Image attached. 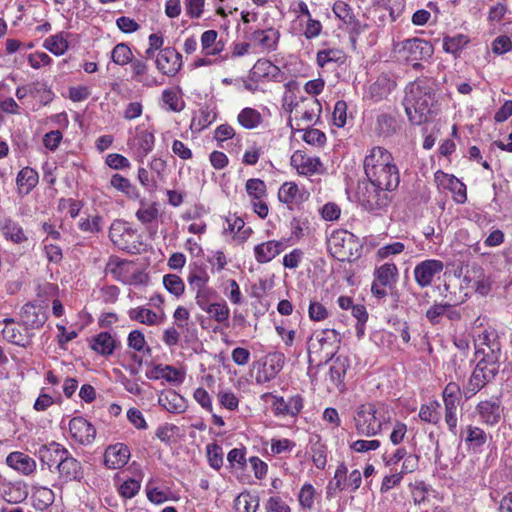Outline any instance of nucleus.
I'll list each match as a JSON object with an SVG mask.
<instances>
[{"label":"nucleus","instance_id":"nucleus-1","mask_svg":"<svg viewBox=\"0 0 512 512\" xmlns=\"http://www.w3.org/2000/svg\"><path fill=\"white\" fill-rule=\"evenodd\" d=\"M434 102V93L430 88L419 84H410L403 100L405 112L410 122L414 125L427 122L432 113Z\"/></svg>","mask_w":512,"mask_h":512},{"label":"nucleus","instance_id":"nucleus-2","mask_svg":"<svg viewBox=\"0 0 512 512\" xmlns=\"http://www.w3.org/2000/svg\"><path fill=\"white\" fill-rule=\"evenodd\" d=\"M340 335L334 329L315 331L308 341L309 361H313L312 355L319 357L320 364L333 360L339 349Z\"/></svg>","mask_w":512,"mask_h":512},{"label":"nucleus","instance_id":"nucleus-3","mask_svg":"<svg viewBox=\"0 0 512 512\" xmlns=\"http://www.w3.org/2000/svg\"><path fill=\"white\" fill-rule=\"evenodd\" d=\"M356 197L358 203L368 212H377L387 207L391 201L389 191L376 187L369 180L359 182Z\"/></svg>","mask_w":512,"mask_h":512},{"label":"nucleus","instance_id":"nucleus-4","mask_svg":"<svg viewBox=\"0 0 512 512\" xmlns=\"http://www.w3.org/2000/svg\"><path fill=\"white\" fill-rule=\"evenodd\" d=\"M328 247L339 261H352L358 257V242L352 233L345 230L333 232L328 240Z\"/></svg>","mask_w":512,"mask_h":512},{"label":"nucleus","instance_id":"nucleus-5","mask_svg":"<svg viewBox=\"0 0 512 512\" xmlns=\"http://www.w3.org/2000/svg\"><path fill=\"white\" fill-rule=\"evenodd\" d=\"M355 426L359 434L374 436L382 429V421L377 416L374 404H362L357 408L354 416Z\"/></svg>","mask_w":512,"mask_h":512},{"label":"nucleus","instance_id":"nucleus-6","mask_svg":"<svg viewBox=\"0 0 512 512\" xmlns=\"http://www.w3.org/2000/svg\"><path fill=\"white\" fill-rule=\"evenodd\" d=\"M401 52L409 62L422 61L432 57L434 47L429 41L412 38L402 42Z\"/></svg>","mask_w":512,"mask_h":512},{"label":"nucleus","instance_id":"nucleus-7","mask_svg":"<svg viewBox=\"0 0 512 512\" xmlns=\"http://www.w3.org/2000/svg\"><path fill=\"white\" fill-rule=\"evenodd\" d=\"M367 179L374 184L376 187L382 188L389 192L395 190L400 183V174L395 164L385 168H379L366 174Z\"/></svg>","mask_w":512,"mask_h":512},{"label":"nucleus","instance_id":"nucleus-8","mask_svg":"<svg viewBox=\"0 0 512 512\" xmlns=\"http://www.w3.org/2000/svg\"><path fill=\"white\" fill-rule=\"evenodd\" d=\"M56 470L58 471L59 479L63 482H81L84 478V468L81 462L74 458L68 450L59 462V465H57Z\"/></svg>","mask_w":512,"mask_h":512},{"label":"nucleus","instance_id":"nucleus-9","mask_svg":"<svg viewBox=\"0 0 512 512\" xmlns=\"http://www.w3.org/2000/svg\"><path fill=\"white\" fill-rule=\"evenodd\" d=\"M157 69L166 76H174L182 66V55L173 47L161 49L156 58Z\"/></svg>","mask_w":512,"mask_h":512},{"label":"nucleus","instance_id":"nucleus-10","mask_svg":"<svg viewBox=\"0 0 512 512\" xmlns=\"http://www.w3.org/2000/svg\"><path fill=\"white\" fill-rule=\"evenodd\" d=\"M444 264L440 260L428 259L420 262L414 268V278L416 283L424 288L431 285L436 274L440 273Z\"/></svg>","mask_w":512,"mask_h":512},{"label":"nucleus","instance_id":"nucleus-11","mask_svg":"<svg viewBox=\"0 0 512 512\" xmlns=\"http://www.w3.org/2000/svg\"><path fill=\"white\" fill-rule=\"evenodd\" d=\"M67 450L68 449L55 441L40 446L37 455L41 461L42 469H44V467H47L49 471H52V468L56 469Z\"/></svg>","mask_w":512,"mask_h":512},{"label":"nucleus","instance_id":"nucleus-12","mask_svg":"<svg viewBox=\"0 0 512 512\" xmlns=\"http://www.w3.org/2000/svg\"><path fill=\"white\" fill-rule=\"evenodd\" d=\"M20 316L26 330L39 329L48 319L44 307L35 303H26L21 309Z\"/></svg>","mask_w":512,"mask_h":512},{"label":"nucleus","instance_id":"nucleus-13","mask_svg":"<svg viewBox=\"0 0 512 512\" xmlns=\"http://www.w3.org/2000/svg\"><path fill=\"white\" fill-rule=\"evenodd\" d=\"M476 411L483 423L491 426L496 425L500 422L503 413L501 400L498 397H493L481 401L476 406Z\"/></svg>","mask_w":512,"mask_h":512},{"label":"nucleus","instance_id":"nucleus-14","mask_svg":"<svg viewBox=\"0 0 512 512\" xmlns=\"http://www.w3.org/2000/svg\"><path fill=\"white\" fill-rule=\"evenodd\" d=\"M71 436L80 444L87 445L93 442L96 436L95 427L83 417H74L69 422Z\"/></svg>","mask_w":512,"mask_h":512},{"label":"nucleus","instance_id":"nucleus-15","mask_svg":"<svg viewBox=\"0 0 512 512\" xmlns=\"http://www.w3.org/2000/svg\"><path fill=\"white\" fill-rule=\"evenodd\" d=\"M130 458V450L123 443L109 445L104 453V465L108 469H120L125 466Z\"/></svg>","mask_w":512,"mask_h":512},{"label":"nucleus","instance_id":"nucleus-16","mask_svg":"<svg viewBox=\"0 0 512 512\" xmlns=\"http://www.w3.org/2000/svg\"><path fill=\"white\" fill-rule=\"evenodd\" d=\"M393 164H395L394 159L388 150L383 147H374L364 159L365 174Z\"/></svg>","mask_w":512,"mask_h":512},{"label":"nucleus","instance_id":"nucleus-17","mask_svg":"<svg viewBox=\"0 0 512 512\" xmlns=\"http://www.w3.org/2000/svg\"><path fill=\"white\" fill-rule=\"evenodd\" d=\"M272 409L276 416H296L303 408V398L295 395L285 400L281 396H273Z\"/></svg>","mask_w":512,"mask_h":512},{"label":"nucleus","instance_id":"nucleus-18","mask_svg":"<svg viewBox=\"0 0 512 512\" xmlns=\"http://www.w3.org/2000/svg\"><path fill=\"white\" fill-rule=\"evenodd\" d=\"M291 165L297 169L300 174L311 175L317 172L321 166V161L317 157H309L298 150L291 156Z\"/></svg>","mask_w":512,"mask_h":512},{"label":"nucleus","instance_id":"nucleus-19","mask_svg":"<svg viewBox=\"0 0 512 512\" xmlns=\"http://www.w3.org/2000/svg\"><path fill=\"white\" fill-rule=\"evenodd\" d=\"M6 463L9 467L24 475H30L36 469L35 460L30 456L18 451L11 452L6 458Z\"/></svg>","mask_w":512,"mask_h":512},{"label":"nucleus","instance_id":"nucleus-20","mask_svg":"<svg viewBox=\"0 0 512 512\" xmlns=\"http://www.w3.org/2000/svg\"><path fill=\"white\" fill-rule=\"evenodd\" d=\"M283 249L281 241H267L254 247L255 259L258 263H267L274 259Z\"/></svg>","mask_w":512,"mask_h":512},{"label":"nucleus","instance_id":"nucleus-21","mask_svg":"<svg viewBox=\"0 0 512 512\" xmlns=\"http://www.w3.org/2000/svg\"><path fill=\"white\" fill-rule=\"evenodd\" d=\"M0 230L6 239L16 244L23 243L27 240L23 228L17 221L10 217H4L0 220Z\"/></svg>","mask_w":512,"mask_h":512},{"label":"nucleus","instance_id":"nucleus-22","mask_svg":"<svg viewBox=\"0 0 512 512\" xmlns=\"http://www.w3.org/2000/svg\"><path fill=\"white\" fill-rule=\"evenodd\" d=\"M322 106L318 99L315 97H301L299 111L296 114L300 115V119L305 122H312L314 118L317 120L320 117Z\"/></svg>","mask_w":512,"mask_h":512},{"label":"nucleus","instance_id":"nucleus-23","mask_svg":"<svg viewBox=\"0 0 512 512\" xmlns=\"http://www.w3.org/2000/svg\"><path fill=\"white\" fill-rule=\"evenodd\" d=\"M396 83L387 75H380L369 87V96L374 101H380L388 97L395 88Z\"/></svg>","mask_w":512,"mask_h":512},{"label":"nucleus","instance_id":"nucleus-24","mask_svg":"<svg viewBox=\"0 0 512 512\" xmlns=\"http://www.w3.org/2000/svg\"><path fill=\"white\" fill-rule=\"evenodd\" d=\"M398 279V268L394 263H385L375 269L373 282L393 288Z\"/></svg>","mask_w":512,"mask_h":512},{"label":"nucleus","instance_id":"nucleus-25","mask_svg":"<svg viewBox=\"0 0 512 512\" xmlns=\"http://www.w3.org/2000/svg\"><path fill=\"white\" fill-rule=\"evenodd\" d=\"M90 347L102 356H109L116 348V340L109 332H100L91 338Z\"/></svg>","mask_w":512,"mask_h":512},{"label":"nucleus","instance_id":"nucleus-26","mask_svg":"<svg viewBox=\"0 0 512 512\" xmlns=\"http://www.w3.org/2000/svg\"><path fill=\"white\" fill-rule=\"evenodd\" d=\"M28 494L26 484L16 482L5 486L3 490V499L9 504H19L27 499Z\"/></svg>","mask_w":512,"mask_h":512},{"label":"nucleus","instance_id":"nucleus-27","mask_svg":"<svg viewBox=\"0 0 512 512\" xmlns=\"http://www.w3.org/2000/svg\"><path fill=\"white\" fill-rule=\"evenodd\" d=\"M347 467L345 463H340L335 471L333 479L326 487L327 497H333L337 492L343 491L347 487Z\"/></svg>","mask_w":512,"mask_h":512},{"label":"nucleus","instance_id":"nucleus-28","mask_svg":"<svg viewBox=\"0 0 512 512\" xmlns=\"http://www.w3.org/2000/svg\"><path fill=\"white\" fill-rule=\"evenodd\" d=\"M348 367L349 360L347 357L338 356L335 359L333 358V363L329 369V377L335 387L339 388L343 385V380Z\"/></svg>","mask_w":512,"mask_h":512},{"label":"nucleus","instance_id":"nucleus-29","mask_svg":"<svg viewBox=\"0 0 512 512\" xmlns=\"http://www.w3.org/2000/svg\"><path fill=\"white\" fill-rule=\"evenodd\" d=\"M475 355H482V358L478 362H484L492 367L500 368V356H501V344L500 342H493L490 346L489 352H486L485 348L476 346Z\"/></svg>","mask_w":512,"mask_h":512},{"label":"nucleus","instance_id":"nucleus-30","mask_svg":"<svg viewBox=\"0 0 512 512\" xmlns=\"http://www.w3.org/2000/svg\"><path fill=\"white\" fill-rule=\"evenodd\" d=\"M158 402L165 410L171 413H181L185 409L184 399L174 391L162 394Z\"/></svg>","mask_w":512,"mask_h":512},{"label":"nucleus","instance_id":"nucleus-31","mask_svg":"<svg viewBox=\"0 0 512 512\" xmlns=\"http://www.w3.org/2000/svg\"><path fill=\"white\" fill-rule=\"evenodd\" d=\"M110 184L116 190L124 193L130 199H138L140 197L138 189L130 182L128 178L120 174H114L111 177Z\"/></svg>","mask_w":512,"mask_h":512},{"label":"nucleus","instance_id":"nucleus-32","mask_svg":"<svg viewBox=\"0 0 512 512\" xmlns=\"http://www.w3.org/2000/svg\"><path fill=\"white\" fill-rule=\"evenodd\" d=\"M478 372H480V368L474 369L467 384L463 387V395L466 399L474 396L489 383L487 379Z\"/></svg>","mask_w":512,"mask_h":512},{"label":"nucleus","instance_id":"nucleus-33","mask_svg":"<svg viewBox=\"0 0 512 512\" xmlns=\"http://www.w3.org/2000/svg\"><path fill=\"white\" fill-rule=\"evenodd\" d=\"M203 311L207 312L218 323H224L226 327L229 326L230 310L225 301L211 303Z\"/></svg>","mask_w":512,"mask_h":512},{"label":"nucleus","instance_id":"nucleus-34","mask_svg":"<svg viewBox=\"0 0 512 512\" xmlns=\"http://www.w3.org/2000/svg\"><path fill=\"white\" fill-rule=\"evenodd\" d=\"M252 39L262 47L274 50L279 40V32L274 29L256 30L252 34Z\"/></svg>","mask_w":512,"mask_h":512},{"label":"nucleus","instance_id":"nucleus-35","mask_svg":"<svg viewBox=\"0 0 512 512\" xmlns=\"http://www.w3.org/2000/svg\"><path fill=\"white\" fill-rule=\"evenodd\" d=\"M238 122L245 129H253L261 124L262 116L256 109L247 107L239 113Z\"/></svg>","mask_w":512,"mask_h":512},{"label":"nucleus","instance_id":"nucleus-36","mask_svg":"<svg viewBox=\"0 0 512 512\" xmlns=\"http://www.w3.org/2000/svg\"><path fill=\"white\" fill-rule=\"evenodd\" d=\"M397 122L394 117L388 114H380L377 117L376 132L379 136L388 137L396 132Z\"/></svg>","mask_w":512,"mask_h":512},{"label":"nucleus","instance_id":"nucleus-37","mask_svg":"<svg viewBox=\"0 0 512 512\" xmlns=\"http://www.w3.org/2000/svg\"><path fill=\"white\" fill-rule=\"evenodd\" d=\"M34 507L44 510L54 503V492L47 487L38 488L33 494Z\"/></svg>","mask_w":512,"mask_h":512},{"label":"nucleus","instance_id":"nucleus-38","mask_svg":"<svg viewBox=\"0 0 512 512\" xmlns=\"http://www.w3.org/2000/svg\"><path fill=\"white\" fill-rule=\"evenodd\" d=\"M298 198L302 200V194L299 193L298 186L293 182H285L279 189L278 199L285 204L293 203Z\"/></svg>","mask_w":512,"mask_h":512},{"label":"nucleus","instance_id":"nucleus-39","mask_svg":"<svg viewBox=\"0 0 512 512\" xmlns=\"http://www.w3.org/2000/svg\"><path fill=\"white\" fill-rule=\"evenodd\" d=\"M17 185L20 187H26V191H31L38 183V173L30 168H23L17 175Z\"/></svg>","mask_w":512,"mask_h":512},{"label":"nucleus","instance_id":"nucleus-40","mask_svg":"<svg viewBox=\"0 0 512 512\" xmlns=\"http://www.w3.org/2000/svg\"><path fill=\"white\" fill-rule=\"evenodd\" d=\"M44 47L56 56L63 55L68 49V42L62 34H56L47 38Z\"/></svg>","mask_w":512,"mask_h":512},{"label":"nucleus","instance_id":"nucleus-41","mask_svg":"<svg viewBox=\"0 0 512 512\" xmlns=\"http://www.w3.org/2000/svg\"><path fill=\"white\" fill-rule=\"evenodd\" d=\"M469 43V39L466 35L457 34L456 36L450 37L445 36L443 38V49L447 53L456 54L462 48Z\"/></svg>","mask_w":512,"mask_h":512},{"label":"nucleus","instance_id":"nucleus-42","mask_svg":"<svg viewBox=\"0 0 512 512\" xmlns=\"http://www.w3.org/2000/svg\"><path fill=\"white\" fill-rule=\"evenodd\" d=\"M136 141L138 154L145 157L152 151L155 137L152 132L142 131L137 135Z\"/></svg>","mask_w":512,"mask_h":512},{"label":"nucleus","instance_id":"nucleus-43","mask_svg":"<svg viewBox=\"0 0 512 512\" xmlns=\"http://www.w3.org/2000/svg\"><path fill=\"white\" fill-rule=\"evenodd\" d=\"M285 361V356L283 353L280 352H274L269 353L265 357V362L263 364V367L268 370V372L273 374L274 376H277V374L283 369Z\"/></svg>","mask_w":512,"mask_h":512},{"label":"nucleus","instance_id":"nucleus-44","mask_svg":"<svg viewBox=\"0 0 512 512\" xmlns=\"http://www.w3.org/2000/svg\"><path fill=\"white\" fill-rule=\"evenodd\" d=\"M132 57H133L132 52H131L129 46L125 43L117 44L111 52L112 61L115 64L121 65V66H124L127 63L131 62Z\"/></svg>","mask_w":512,"mask_h":512},{"label":"nucleus","instance_id":"nucleus-45","mask_svg":"<svg viewBox=\"0 0 512 512\" xmlns=\"http://www.w3.org/2000/svg\"><path fill=\"white\" fill-rule=\"evenodd\" d=\"M129 317L146 325L156 324L157 315L154 311L146 308H136L129 311Z\"/></svg>","mask_w":512,"mask_h":512},{"label":"nucleus","instance_id":"nucleus-46","mask_svg":"<svg viewBox=\"0 0 512 512\" xmlns=\"http://www.w3.org/2000/svg\"><path fill=\"white\" fill-rule=\"evenodd\" d=\"M252 503H255L253 512L259 506V498L258 496H253L250 493H241L235 499V509L237 512H250V506Z\"/></svg>","mask_w":512,"mask_h":512},{"label":"nucleus","instance_id":"nucleus-47","mask_svg":"<svg viewBox=\"0 0 512 512\" xmlns=\"http://www.w3.org/2000/svg\"><path fill=\"white\" fill-rule=\"evenodd\" d=\"M163 284L167 291L175 295L176 297H179L184 293V282L179 276L175 274L165 275L163 277Z\"/></svg>","mask_w":512,"mask_h":512},{"label":"nucleus","instance_id":"nucleus-48","mask_svg":"<svg viewBox=\"0 0 512 512\" xmlns=\"http://www.w3.org/2000/svg\"><path fill=\"white\" fill-rule=\"evenodd\" d=\"M206 453L209 465L219 470L223 465V452L222 448L217 443H211L206 446Z\"/></svg>","mask_w":512,"mask_h":512},{"label":"nucleus","instance_id":"nucleus-49","mask_svg":"<svg viewBox=\"0 0 512 512\" xmlns=\"http://www.w3.org/2000/svg\"><path fill=\"white\" fill-rule=\"evenodd\" d=\"M332 11L336 15V17L343 21V23L346 25L349 24L355 18L351 6L343 1H336L333 4Z\"/></svg>","mask_w":512,"mask_h":512},{"label":"nucleus","instance_id":"nucleus-50","mask_svg":"<svg viewBox=\"0 0 512 512\" xmlns=\"http://www.w3.org/2000/svg\"><path fill=\"white\" fill-rule=\"evenodd\" d=\"M439 403L434 401L429 405H422L419 411V418L427 423L436 424L440 419V414L437 411Z\"/></svg>","mask_w":512,"mask_h":512},{"label":"nucleus","instance_id":"nucleus-51","mask_svg":"<svg viewBox=\"0 0 512 512\" xmlns=\"http://www.w3.org/2000/svg\"><path fill=\"white\" fill-rule=\"evenodd\" d=\"M4 338L15 345L26 347L29 343L28 337L23 334L19 329L6 326L3 331Z\"/></svg>","mask_w":512,"mask_h":512},{"label":"nucleus","instance_id":"nucleus-52","mask_svg":"<svg viewBox=\"0 0 512 512\" xmlns=\"http://www.w3.org/2000/svg\"><path fill=\"white\" fill-rule=\"evenodd\" d=\"M313 464L318 469H324L327 463V448L324 444L317 442L311 447Z\"/></svg>","mask_w":512,"mask_h":512},{"label":"nucleus","instance_id":"nucleus-53","mask_svg":"<svg viewBox=\"0 0 512 512\" xmlns=\"http://www.w3.org/2000/svg\"><path fill=\"white\" fill-rule=\"evenodd\" d=\"M246 191L249 196L260 199L266 195V185L263 180L252 178L246 182Z\"/></svg>","mask_w":512,"mask_h":512},{"label":"nucleus","instance_id":"nucleus-54","mask_svg":"<svg viewBox=\"0 0 512 512\" xmlns=\"http://www.w3.org/2000/svg\"><path fill=\"white\" fill-rule=\"evenodd\" d=\"M155 370L160 372L161 377L170 383H181L183 381V374L173 366L166 365L162 367L158 365Z\"/></svg>","mask_w":512,"mask_h":512},{"label":"nucleus","instance_id":"nucleus-55","mask_svg":"<svg viewBox=\"0 0 512 512\" xmlns=\"http://www.w3.org/2000/svg\"><path fill=\"white\" fill-rule=\"evenodd\" d=\"M448 303H434L427 311L426 318L432 325L440 323L441 318L445 315Z\"/></svg>","mask_w":512,"mask_h":512},{"label":"nucleus","instance_id":"nucleus-56","mask_svg":"<svg viewBox=\"0 0 512 512\" xmlns=\"http://www.w3.org/2000/svg\"><path fill=\"white\" fill-rule=\"evenodd\" d=\"M141 206L142 207L136 212V217L141 223L148 224L157 219L158 209L154 204L148 207H144L145 202L144 200H141Z\"/></svg>","mask_w":512,"mask_h":512},{"label":"nucleus","instance_id":"nucleus-57","mask_svg":"<svg viewBox=\"0 0 512 512\" xmlns=\"http://www.w3.org/2000/svg\"><path fill=\"white\" fill-rule=\"evenodd\" d=\"M342 52L338 49H327L317 52L316 60L320 67H324L329 62H337L341 59Z\"/></svg>","mask_w":512,"mask_h":512},{"label":"nucleus","instance_id":"nucleus-58","mask_svg":"<svg viewBox=\"0 0 512 512\" xmlns=\"http://www.w3.org/2000/svg\"><path fill=\"white\" fill-rule=\"evenodd\" d=\"M302 138L307 144L315 146H323L326 142V135L315 128L306 129Z\"/></svg>","mask_w":512,"mask_h":512},{"label":"nucleus","instance_id":"nucleus-59","mask_svg":"<svg viewBox=\"0 0 512 512\" xmlns=\"http://www.w3.org/2000/svg\"><path fill=\"white\" fill-rule=\"evenodd\" d=\"M467 432L466 442L476 447H480L486 443L487 436L481 428L469 426Z\"/></svg>","mask_w":512,"mask_h":512},{"label":"nucleus","instance_id":"nucleus-60","mask_svg":"<svg viewBox=\"0 0 512 512\" xmlns=\"http://www.w3.org/2000/svg\"><path fill=\"white\" fill-rule=\"evenodd\" d=\"M347 104L344 100L335 103L333 111V121L337 127H344L347 119Z\"/></svg>","mask_w":512,"mask_h":512},{"label":"nucleus","instance_id":"nucleus-61","mask_svg":"<svg viewBox=\"0 0 512 512\" xmlns=\"http://www.w3.org/2000/svg\"><path fill=\"white\" fill-rule=\"evenodd\" d=\"M227 460L231 467L237 466L240 469H244L246 466L245 450L240 448L230 450Z\"/></svg>","mask_w":512,"mask_h":512},{"label":"nucleus","instance_id":"nucleus-62","mask_svg":"<svg viewBox=\"0 0 512 512\" xmlns=\"http://www.w3.org/2000/svg\"><path fill=\"white\" fill-rule=\"evenodd\" d=\"M184 5L190 18H199L203 13L205 0H184Z\"/></svg>","mask_w":512,"mask_h":512},{"label":"nucleus","instance_id":"nucleus-63","mask_svg":"<svg viewBox=\"0 0 512 512\" xmlns=\"http://www.w3.org/2000/svg\"><path fill=\"white\" fill-rule=\"evenodd\" d=\"M140 487V482L131 478L121 484L119 492L125 498H133L139 492Z\"/></svg>","mask_w":512,"mask_h":512},{"label":"nucleus","instance_id":"nucleus-64","mask_svg":"<svg viewBox=\"0 0 512 512\" xmlns=\"http://www.w3.org/2000/svg\"><path fill=\"white\" fill-rule=\"evenodd\" d=\"M265 509L266 512H291L290 507L279 496L270 497Z\"/></svg>","mask_w":512,"mask_h":512}]
</instances>
